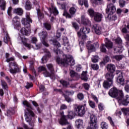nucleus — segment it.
<instances>
[{
    "mask_svg": "<svg viewBox=\"0 0 129 129\" xmlns=\"http://www.w3.org/2000/svg\"><path fill=\"white\" fill-rule=\"evenodd\" d=\"M63 56L64 57L63 59L60 57H57L56 59L57 64H61L63 66H65V64L70 65L71 66H74L75 65V60L73 59V56L70 54H63Z\"/></svg>",
    "mask_w": 129,
    "mask_h": 129,
    "instance_id": "1",
    "label": "nucleus"
},
{
    "mask_svg": "<svg viewBox=\"0 0 129 129\" xmlns=\"http://www.w3.org/2000/svg\"><path fill=\"white\" fill-rule=\"evenodd\" d=\"M25 115L26 116L25 120L27 122H29V125L34 128V126H35V121L32 120V117H35V113H34V112H33L32 110H30L28 108L27 111L25 113Z\"/></svg>",
    "mask_w": 129,
    "mask_h": 129,
    "instance_id": "2",
    "label": "nucleus"
},
{
    "mask_svg": "<svg viewBox=\"0 0 129 129\" xmlns=\"http://www.w3.org/2000/svg\"><path fill=\"white\" fill-rule=\"evenodd\" d=\"M46 67L48 71L46 70V71L43 73L45 77H54L55 76L54 65L52 63H48L46 64Z\"/></svg>",
    "mask_w": 129,
    "mask_h": 129,
    "instance_id": "3",
    "label": "nucleus"
},
{
    "mask_svg": "<svg viewBox=\"0 0 129 129\" xmlns=\"http://www.w3.org/2000/svg\"><path fill=\"white\" fill-rule=\"evenodd\" d=\"M74 109L79 116H83L86 112V104H84V105L77 104L74 106Z\"/></svg>",
    "mask_w": 129,
    "mask_h": 129,
    "instance_id": "4",
    "label": "nucleus"
},
{
    "mask_svg": "<svg viewBox=\"0 0 129 129\" xmlns=\"http://www.w3.org/2000/svg\"><path fill=\"white\" fill-rule=\"evenodd\" d=\"M9 71L11 74H17V73H20L21 72V69L19 67V64L14 62H10L9 63Z\"/></svg>",
    "mask_w": 129,
    "mask_h": 129,
    "instance_id": "5",
    "label": "nucleus"
},
{
    "mask_svg": "<svg viewBox=\"0 0 129 129\" xmlns=\"http://www.w3.org/2000/svg\"><path fill=\"white\" fill-rule=\"evenodd\" d=\"M123 93L122 90H119L115 87L111 88L108 92V94L111 96V97L117 98L118 101V98L121 97V94H122Z\"/></svg>",
    "mask_w": 129,
    "mask_h": 129,
    "instance_id": "6",
    "label": "nucleus"
},
{
    "mask_svg": "<svg viewBox=\"0 0 129 129\" xmlns=\"http://www.w3.org/2000/svg\"><path fill=\"white\" fill-rule=\"evenodd\" d=\"M96 127H97V117L93 114L91 115L87 129H96Z\"/></svg>",
    "mask_w": 129,
    "mask_h": 129,
    "instance_id": "7",
    "label": "nucleus"
},
{
    "mask_svg": "<svg viewBox=\"0 0 129 129\" xmlns=\"http://www.w3.org/2000/svg\"><path fill=\"white\" fill-rule=\"evenodd\" d=\"M22 25H24L25 28L29 29L31 27L30 23H33V20L31 19V17L29 14L26 15V18H22L21 20Z\"/></svg>",
    "mask_w": 129,
    "mask_h": 129,
    "instance_id": "8",
    "label": "nucleus"
},
{
    "mask_svg": "<svg viewBox=\"0 0 129 129\" xmlns=\"http://www.w3.org/2000/svg\"><path fill=\"white\" fill-rule=\"evenodd\" d=\"M105 45H102L101 46V51L103 52V53H105L106 52V48H105V47L107 48V49H111L113 46L112 42L109 41L107 38L105 39Z\"/></svg>",
    "mask_w": 129,
    "mask_h": 129,
    "instance_id": "9",
    "label": "nucleus"
},
{
    "mask_svg": "<svg viewBox=\"0 0 129 129\" xmlns=\"http://www.w3.org/2000/svg\"><path fill=\"white\" fill-rule=\"evenodd\" d=\"M118 102L123 105H127L129 103V96L126 95L123 98V93H121V97L118 98Z\"/></svg>",
    "mask_w": 129,
    "mask_h": 129,
    "instance_id": "10",
    "label": "nucleus"
},
{
    "mask_svg": "<svg viewBox=\"0 0 129 129\" xmlns=\"http://www.w3.org/2000/svg\"><path fill=\"white\" fill-rule=\"evenodd\" d=\"M116 11V9L113 4L108 3L107 9L106 10V14H108V15H113V13H115Z\"/></svg>",
    "mask_w": 129,
    "mask_h": 129,
    "instance_id": "11",
    "label": "nucleus"
},
{
    "mask_svg": "<svg viewBox=\"0 0 129 129\" xmlns=\"http://www.w3.org/2000/svg\"><path fill=\"white\" fill-rule=\"evenodd\" d=\"M44 52L46 53L44 56L41 58V62L42 64H45V63H47L48 62V60L52 57L51 55V52L48 50L47 49L44 51Z\"/></svg>",
    "mask_w": 129,
    "mask_h": 129,
    "instance_id": "12",
    "label": "nucleus"
},
{
    "mask_svg": "<svg viewBox=\"0 0 129 129\" xmlns=\"http://www.w3.org/2000/svg\"><path fill=\"white\" fill-rule=\"evenodd\" d=\"M86 47L88 50H89V52H95V47H96V44L93 43L90 41H88L86 45Z\"/></svg>",
    "mask_w": 129,
    "mask_h": 129,
    "instance_id": "13",
    "label": "nucleus"
},
{
    "mask_svg": "<svg viewBox=\"0 0 129 129\" xmlns=\"http://www.w3.org/2000/svg\"><path fill=\"white\" fill-rule=\"evenodd\" d=\"M20 18H19L18 16H15V18L13 19V23L15 29H16V30H20L21 28V23H20Z\"/></svg>",
    "mask_w": 129,
    "mask_h": 129,
    "instance_id": "14",
    "label": "nucleus"
},
{
    "mask_svg": "<svg viewBox=\"0 0 129 129\" xmlns=\"http://www.w3.org/2000/svg\"><path fill=\"white\" fill-rule=\"evenodd\" d=\"M116 74H119V76H118L117 79V83L120 84V85H124V79L123 78V76H122L121 72L117 71L116 72Z\"/></svg>",
    "mask_w": 129,
    "mask_h": 129,
    "instance_id": "15",
    "label": "nucleus"
},
{
    "mask_svg": "<svg viewBox=\"0 0 129 129\" xmlns=\"http://www.w3.org/2000/svg\"><path fill=\"white\" fill-rule=\"evenodd\" d=\"M81 23L84 26L91 27V21H90L88 18L85 17L84 16H81Z\"/></svg>",
    "mask_w": 129,
    "mask_h": 129,
    "instance_id": "16",
    "label": "nucleus"
},
{
    "mask_svg": "<svg viewBox=\"0 0 129 129\" xmlns=\"http://www.w3.org/2000/svg\"><path fill=\"white\" fill-rule=\"evenodd\" d=\"M81 33L86 34H89V33H90V28L87 27L81 28L80 30V31L78 32L77 33V35L79 38L81 37Z\"/></svg>",
    "mask_w": 129,
    "mask_h": 129,
    "instance_id": "17",
    "label": "nucleus"
},
{
    "mask_svg": "<svg viewBox=\"0 0 129 129\" xmlns=\"http://www.w3.org/2000/svg\"><path fill=\"white\" fill-rule=\"evenodd\" d=\"M88 13L91 18H94L95 22H97V13L94 12V10L91 8L88 10Z\"/></svg>",
    "mask_w": 129,
    "mask_h": 129,
    "instance_id": "18",
    "label": "nucleus"
},
{
    "mask_svg": "<svg viewBox=\"0 0 129 129\" xmlns=\"http://www.w3.org/2000/svg\"><path fill=\"white\" fill-rule=\"evenodd\" d=\"M58 122L60 125H66L69 124V122L67 120V117L65 115L61 116L60 119L58 120Z\"/></svg>",
    "mask_w": 129,
    "mask_h": 129,
    "instance_id": "19",
    "label": "nucleus"
},
{
    "mask_svg": "<svg viewBox=\"0 0 129 129\" xmlns=\"http://www.w3.org/2000/svg\"><path fill=\"white\" fill-rule=\"evenodd\" d=\"M48 11L49 13H50V15L47 14L48 17H50L52 16V14H53V16H58L59 15V11H58V10H57V8L56 7H54L53 8H49L48 9Z\"/></svg>",
    "mask_w": 129,
    "mask_h": 129,
    "instance_id": "20",
    "label": "nucleus"
},
{
    "mask_svg": "<svg viewBox=\"0 0 129 129\" xmlns=\"http://www.w3.org/2000/svg\"><path fill=\"white\" fill-rule=\"evenodd\" d=\"M67 119L72 120L74 118H75V116H76V113L75 111L73 110H69L68 111V114L66 115Z\"/></svg>",
    "mask_w": 129,
    "mask_h": 129,
    "instance_id": "21",
    "label": "nucleus"
},
{
    "mask_svg": "<svg viewBox=\"0 0 129 129\" xmlns=\"http://www.w3.org/2000/svg\"><path fill=\"white\" fill-rule=\"evenodd\" d=\"M76 126L77 128L81 129L83 127V120L82 119H77L76 121Z\"/></svg>",
    "mask_w": 129,
    "mask_h": 129,
    "instance_id": "22",
    "label": "nucleus"
},
{
    "mask_svg": "<svg viewBox=\"0 0 129 129\" xmlns=\"http://www.w3.org/2000/svg\"><path fill=\"white\" fill-rule=\"evenodd\" d=\"M20 38L21 42L24 46L26 47V48H28V49H31V44L27 43L28 42V39L21 36L20 37Z\"/></svg>",
    "mask_w": 129,
    "mask_h": 129,
    "instance_id": "23",
    "label": "nucleus"
},
{
    "mask_svg": "<svg viewBox=\"0 0 129 129\" xmlns=\"http://www.w3.org/2000/svg\"><path fill=\"white\" fill-rule=\"evenodd\" d=\"M87 71H83L81 75V80H83L85 82H87L88 81V77H87Z\"/></svg>",
    "mask_w": 129,
    "mask_h": 129,
    "instance_id": "24",
    "label": "nucleus"
},
{
    "mask_svg": "<svg viewBox=\"0 0 129 129\" xmlns=\"http://www.w3.org/2000/svg\"><path fill=\"white\" fill-rule=\"evenodd\" d=\"M107 69L110 73H112L115 71V66L113 64H109L107 66Z\"/></svg>",
    "mask_w": 129,
    "mask_h": 129,
    "instance_id": "25",
    "label": "nucleus"
},
{
    "mask_svg": "<svg viewBox=\"0 0 129 129\" xmlns=\"http://www.w3.org/2000/svg\"><path fill=\"white\" fill-rule=\"evenodd\" d=\"M105 77L106 79H107L108 81L113 83L112 80L113 79V77H114V75H113V74L112 73L106 74Z\"/></svg>",
    "mask_w": 129,
    "mask_h": 129,
    "instance_id": "26",
    "label": "nucleus"
},
{
    "mask_svg": "<svg viewBox=\"0 0 129 129\" xmlns=\"http://www.w3.org/2000/svg\"><path fill=\"white\" fill-rule=\"evenodd\" d=\"M39 36L43 40H46L47 39V37H48V33L47 31H42L39 33Z\"/></svg>",
    "mask_w": 129,
    "mask_h": 129,
    "instance_id": "27",
    "label": "nucleus"
},
{
    "mask_svg": "<svg viewBox=\"0 0 129 129\" xmlns=\"http://www.w3.org/2000/svg\"><path fill=\"white\" fill-rule=\"evenodd\" d=\"M34 66H35V63H34L33 62H32L30 63L29 67H30V70L32 71L33 74H34L36 77L37 75V72H36V70H35Z\"/></svg>",
    "mask_w": 129,
    "mask_h": 129,
    "instance_id": "28",
    "label": "nucleus"
},
{
    "mask_svg": "<svg viewBox=\"0 0 129 129\" xmlns=\"http://www.w3.org/2000/svg\"><path fill=\"white\" fill-rule=\"evenodd\" d=\"M112 82H109V81H104L103 83V87L106 89H108L112 85Z\"/></svg>",
    "mask_w": 129,
    "mask_h": 129,
    "instance_id": "29",
    "label": "nucleus"
},
{
    "mask_svg": "<svg viewBox=\"0 0 129 129\" xmlns=\"http://www.w3.org/2000/svg\"><path fill=\"white\" fill-rule=\"evenodd\" d=\"M32 7L33 5H32V3H31V2H30V1H26L25 4V9L26 11H31V10H32Z\"/></svg>",
    "mask_w": 129,
    "mask_h": 129,
    "instance_id": "30",
    "label": "nucleus"
},
{
    "mask_svg": "<svg viewBox=\"0 0 129 129\" xmlns=\"http://www.w3.org/2000/svg\"><path fill=\"white\" fill-rule=\"evenodd\" d=\"M50 42H52L53 45L54 46H55L56 48H60L61 47V44H60V43L58 42V40L56 39H51L50 40Z\"/></svg>",
    "mask_w": 129,
    "mask_h": 129,
    "instance_id": "31",
    "label": "nucleus"
},
{
    "mask_svg": "<svg viewBox=\"0 0 129 129\" xmlns=\"http://www.w3.org/2000/svg\"><path fill=\"white\" fill-rule=\"evenodd\" d=\"M23 105H25V106L28 107L26 108V110L28 111V110H27L28 108L30 110H31V109H33V107H32V105H31V104H30V103H29V102H28V101H26V100L24 101L23 102Z\"/></svg>",
    "mask_w": 129,
    "mask_h": 129,
    "instance_id": "32",
    "label": "nucleus"
},
{
    "mask_svg": "<svg viewBox=\"0 0 129 129\" xmlns=\"http://www.w3.org/2000/svg\"><path fill=\"white\" fill-rule=\"evenodd\" d=\"M23 105H25V106L28 107L26 108V110L28 111V110H27L28 108L30 110H31V109H33V107H32V105H31V104H30V103H29V102H28V101H26V100L24 101L23 102Z\"/></svg>",
    "mask_w": 129,
    "mask_h": 129,
    "instance_id": "33",
    "label": "nucleus"
},
{
    "mask_svg": "<svg viewBox=\"0 0 129 129\" xmlns=\"http://www.w3.org/2000/svg\"><path fill=\"white\" fill-rule=\"evenodd\" d=\"M124 48L122 46L117 47L114 49V53H122Z\"/></svg>",
    "mask_w": 129,
    "mask_h": 129,
    "instance_id": "34",
    "label": "nucleus"
},
{
    "mask_svg": "<svg viewBox=\"0 0 129 129\" xmlns=\"http://www.w3.org/2000/svg\"><path fill=\"white\" fill-rule=\"evenodd\" d=\"M1 85L5 90H9V86L5 80H1Z\"/></svg>",
    "mask_w": 129,
    "mask_h": 129,
    "instance_id": "35",
    "label": "nucleus"
},
{
    "mask_svg": "<svg viewBox=\"0 0 129 129\" xmlns=\"http://www.w3.org/2000/svg\"><path fill=\"white\" fill-rule=\"evenodd\" d=\"M14 13L17 14V15H19V16H22L23 14H24V11L22 8H17L14 9Z\"/></svg>",
    "mask_w": 129,
    "mask_h": 129,
    "instance_id": "36",
    "label": "nucleus"
},
{
    "mask_svg": "<svg viewBox=\"0 0 129 129\" xmlns=\"http://www.w3.org/2000/svg\"><path fill=\"white\" fill-rule=\"evenodd\" d=\"M20 33L23 36H28L29 35V31L25 28H21Z\"/></svg>",
    "mask_w": 129,
    "mask_h": 129,
    "instance_id": "37",
    "label": "nucleus"
},
{
    "mask_svg": "<svg viewBox=\"0 0 129 129\" xmlns=\"http://www.w3.org/2000/svg\"><path fill=\"white\" fill-rule=\"evenodd\" d=\"M63 17H66V19H72L74 16L72 14H69L67 11H64L62 14Z\"/></svg>",
    "mask_w": 129,
    "mask_h": 129,
    "instance_id": "38",
    "label": "nucleus"
},
{
    "mask_svg": "<svg viewBox=\"0 0 129 129\" xmlns=\"http://www.w3.org/2000/svg\"><path fill=\"white\" fill-rule=\"evenodd\" d=\"M43 26L47 30V31H50L51 29L52 28V26L51 25V24L48 23H45L43 24Z\"/></svg>",
    "mask_w": 129,
    "mask_h": 129,
    "instance_id": "39",
    "label": "nucleus"
},
{
    "mask_svg": "<svg viewBox=\"0 0 129 129\" xmlns=\"http://www.w3.org/2000/svg\"><path fill=\"white\" fill-rule=\"evenodd\" d=\"M59 82L61 84H62V86L63 87H67L69 85V82H68L67 81H65L64 80H60L59 81Z\"/></svg>",
    "mask_w": 129,
    "mask_h": 129,
    "instance_id": "40",
    "label": "nucleus"
},
{
    "mask_svg": "<svg viewBox=\"0 0 129 129\" xmlns=\"http://www.w3.org/2000/svg\"><path fill=\"white\" fill-rule=\"evenodd\" d=\"M69 13L71 15H73V16H74V15L76 14V8L74 7H72L69 9Z\"/></svg>",
    "mask_w": 129,
    "mask_h": 129,
    "instance_id": "41",
    "label": "nucleus"
},
{
    "mask_svg": "<svg viewBox=\"0 0 129 129\" xmlns=\"http://www.w3.org/2000/svg\"><path fill=\"white\" fill-rule=\"evenodd\" d=\"M70 75L72 78H74V77H77L78 76V74H77L74 71L72 70L70 71Z\"/></svg>",
    "mask_w": 129,
    "mask_h": 129,
    "instance_id": "42",
    "label": "nucleus"
},
{
    "mask_svg": "<svg viewBox=\"0 0 129 129\" xmlns=\"http://www.w3.org/2000/svg\"><path fill=\"white\" fill-rule=\"evenodd\" d=\"M92 32L93 33H95V34H97V24H95L93 25L92 27Z\"/></svg>",
    "mask_w": 129,
    "mask_h": 129,
    "instance_id": "43",
    "label": "nucleus"
},
{
    "mask_svg": "<svg viewBox=\"0 0 129 129\" xmlns=\"http://www.w3.org/2000/svg\"><path fill=\"white\" fill-rule=\"evenodd\" d=\"M2 1L3 2L2 4L0 5L1 9L2 11H5L6 10V1H5V0H0V3H2Z\"/></svg>",
    "mask_w": 129,
    "mask_h": 129,
    "instance_id": "44",
    "label": "nucleus"
},
{
    "mask_svg": "<svg viewBox=\"0 0 129 129\" xmlns=\"http://www.w3.org/2000/svg\"><path fill=\"white\" fill-rule=\"evenodd\" d=\"M101 127L102 129H107L108 128V124L105 122H102L101 123Z\"/></svg>",
    "mask_w": 129,
    "mask_h": 129,
    "instance_id": "45",
    "label": "nucleus"
},
{
    "mask_svg": "<svg viewBox=\"0 0 129 129\" xmlns=\"http://www.w3.org/2000/svg\"><path fill=\"white\" fill-rule=\"evenodd\" d=\"M72 26H73V28H74L75 30L76 31H79V25H78V24L76 22H73L72 23Z\"/></svg>",
    "mask_w": 129,
    "mask_h": 129,
    "instance_id": "46",
    "label": "nucleus"
},
{
    "mask_svg": "<svg viewBox=\"0 0 129 129\" xmlns=\"http://www.w3.org/2000/svg\"><path fill=\"white\" fill-rule=\"evenodd\" d=\"M127 30H129V22L127 23V26L125 25L122 28V32L123 33H127Z\"/></svg>",
    "mask_w": 129,
    "mask_h": 129,
    "instance_id": "47",
    "label": "nucleus"
},
{
    "mask_svg": "<svg viewBox=\"0 0 129 129\" xmlns=\"http://www.w3.org/2000/svg\"><path fill=\"white\" fill-rule=\"evenodd\" d=\"M33 86V83L27 82L25 88L26 89H30V88H32Z\"/></svg>",
    "mask_w": 129,
    "mask_h": 129,
    "instance_id": "48",
    "label": "nucleus"
},
{
    "mask_svg": "<svg viewBox=\"0 0 129 129\" xmlns=\"http://www.w3.org/2000/svg\"><path fill=\"white\" fill-rule=\"evenodd\" d=\"M113 58L115 59L117 61H120L122 59V55H117L113 56Z\"/></svg>",
    "mask_w": 129,
    "mask_h": 129,
    "instance_id": "49",
    "label": "nucleus"
},
{
    "mask_svg": "<svg viewBox=\"0 0 129 129\" xmlns=\"http://www.w3.org/2000/svg\"><path fill=\"white\" fill-rule=\"evenodd\" d=\"M10 41H11V38H10V36H9V35H7L4 38V42L6 44H8V43H9Z\"/></svg>",
    "mask_w": 129,
    "mask_h": 129,
    "instance_id": "50",
    "label": "nucleus"
},
{
    "mask_svg": "<svg viewBox=\"0 0 129 129\" xmlns=\"http://www.w3.org/2000/svg\"><path fill=\"white\" fill-rule=\"evenodd\" d=\"M88 103H89L90 107H91L92 108H94L96 106L95 103L94 102L91 101V100H89Z\"/></svg>",
    "mask_w": 129,
    "mask_h": 129,
    "instance_id": "51",
    "label": "nucleus"
},
{
    "mask_svg": "<svg viewBox=\"0 0 129 129\" xmlns=\"http://www.w3.org/2000/svg\"><path fill=\"white\" fill-rule=\"evenodd\" d=\"M103 18V16L101 13H97V22H101Z\"/></svg>",
    "mask_w": 129,
    "mask_h": 129,
    "instance_id": "52",
    "label": "nucleus"
},
{
    "mask_svg": "<svg viewBox=\"0 0 129 129\" xmlns=\"http://www.w3.org/2000/svg\"><path fill=\"white\" fill-rule=\"evenodd\" d=\"M119 5L120 8H123L125 6V1L124 0H119Z\"/></svg>",
    "mask_w": 129,
    "mask_h": 129,
    "instance_id": "53",
    "label": "nucleus"
},
{
    "mask_svg": "<svg viewBox=\"0 0 129 129\" xmlns=\"http://www.w3.org/2000/svg\"><path fill=\"white\" fill-rule=\"evenodd\" d=\"M42 71H44V72H46V71H47V69H46V68L43 66L38 67V72H42Z\"/></svg>",
    "mask_w": 129,
    "mask_h": 129,
    "instance_id": "54",
    "label": "nucleus"
},
{
    "mask_svg": "<svg viewBox=\"0 0 129 129\" xmlns=\"http://www.w3.org/2000/svg\"><path fill=\"white\" fill-rule=\"evenodd\" d=\"M62 96L64 97L65 100H66L67 102H71V98L69 97V96H68L67 95L63 94V95Z\"/></svg>",
    "mask_w": 129,
    "mask_h": 129,
    "instance_id": "55",
    "label": "nucleus"
},
{
    "mask_svg": "<svg viewBox=\"0 0 129 129\" xmlns=\"http://www.w3.org/2000/svg\"><path fill=\"white\" fill-rule=\"evenodd\" d=\"M77 97L79 100H83V99L84 98V95L83 94H82V93H79L77 95Z\"/></svg>",
    "mask_w": 129,
    "mask_h": 129,
    "instance_id": "56",
    "label": "nucleus"
},
{
    "mask_svg": "<svg viewBox=\"0 0 129 129\" xmlns=\"http://www.w3.org/2000/svg\"><path fill=\"white\" fill-rule=\"evenodd\" d=\"M83 86L85 88V90H89V87H90V86L87 83L83 84Z\"/></svg>",
    "mask_w": 129,
    "mask_h": 129,
    "instance_id": "57",
    "label": "nucleus"
},
{
    "mask_svg": "<svg viewBox=\"0 0 129 129\" xmlns=\"http://www.w3.org/2000/svg\"><path fill=\"white\" fill-rule=\"evenodd\" d=\"M54 91H55L56 92H59L60 94H61L62 96L63 95L64 92L61 89H54Z\"/></svg>",
    "mask_w": 129,
    "mask_h": 129,
    "instance_id": "58",
    "label": "nucleus"
},
{
    "mask_svg": "<svg viewBox=\"0 0 129 129\" xmlns=\"http://www.w3.org/2000/svg\"><path fill=\"white\" fill-rule=\"evenodd\" d=\"M12 10H13V8H12V7H10L8 8L7 11L8 15V16H10V17L12 16Z\"/></svg>",
    "mask_w": 129,
    "mask_h": 129,
    "instance_id": "59",
    "label": "nucleus"
},
{
    "mask_svg": "<svg viewBox=\"0 0 129 129\" xmlns=\"http://www.w3.org/2000/svg\"><path fill=\"white\" fill-rule=\"evenodd\" d=\"M98 108L99 110H103V109H104V105H103V104L102 103L99 104Z\"/></svg>",
    "mask_w": 129,
    "mask_h": 129,
    "instance_id": "60",
    "label": "nucleus"
},
{
    "mask_svg": "<svg viewBox=\"0 0 129 129\" xmlns=\"http://www.w3.org/2000/svg\"><path fill=\"white\" fill-rule=\"evenodd\" d=\"M91 67L93 70H97V64H91Z\"/></svg>",
    "mask_w": 129,
    "mask_h": 129,
    "instance_id": "61",
    "label": "nucleus"
},
{
    "mask_svg": "<svg viewBox=\"0 0 129 129\" xmlns=\"http://www.w3.org/2000/svg\"><path fill=\"white\" fill-rule=\"evenodd\" d=\"M41 42L44 46H45V47H49V44H48V43L46 42V39H43L41 40Z\"/></svg>",
    "mask_w": 129,
    "mask_h": 129,
    "instance_id": "62",
    "label": "nucleus"
},
{
    "mask_svg": "<svg viewBox=\"0 0 129 129\" xmlns=\"http://www.w3.org/2000/svg\"><path fill=\"white\" fill-rule=\"evenodd\" d=\"M39 90L41 91V92L45 91V86H44V85H41L39 86Z\"/></svg>",
    "mask_w": 129,
    "mask_h": 129,
    "instance_id": "63",
    "label": "nucleus"
},
{
    "mask_svg": "<svg viewBox=\"0 0 129 129\" xmlns=\"http://www.w3.org/2000/svg\"><path fill=\"white\" fill-rule=\"evenodd\" d=\"M23 126L24 127V129H34V128L33 127H29V126H28V125H27L25 123H23Z\"/></svg>",
    "mask_w": 129,
    "mask_h": 129,
    "instance_id": "64",
    "label": "nucleus"
}]
</instances>
